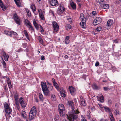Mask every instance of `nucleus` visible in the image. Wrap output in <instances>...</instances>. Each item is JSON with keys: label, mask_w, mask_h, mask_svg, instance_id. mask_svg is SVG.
<instances>
[{"label": "nucleus", "mask_w": 121, "mask_h": 121, "mask_svg": "<svg viewBox=\"0 0 121 121\" xmlns=\"http://www.w3.org/2000/svg\"><path fill=\"white\" fill-rule=\"evenodd\" d=\"M67 106L71 107L72 110L68 112L69 116L68 117L69 120L70 121H78L77 114L79 113V112L77 109L74 110V102L72 101H68Z\"/></svg>", "instance_id": "1"}, {"label": "nucleus", "mask_w": 121, "mask_h": 121, "mask_svg": "<svg viewBox=\"0 0 121 121\" xmlns=\"http://www.w3.org/2000/svg\"><path fill=\"white\" fill-rule=\"evenodd\" d=\"M41 85L42 90L45 95H47L49 93V90L47 88L46 83L45 82H41Z\"/></svg>", "instance_id": "2"}, {"label": "nucleus", "mask_w": 121, "mask_h": 121, "mask_svg": "<svg viewBox=\"0 0 121 121\" xmlns=\"http://www.w3.org/2000/svg\"><path fill=\"white\" fill-rule=\"evenodd\" d=\"M65 10V8L62 4L59 5V7L58 8L57 13L59 15L62 14Z\"/></svg>", "instance_id": "3"}, {"label": "nucleus", "mask_w": 121, "mask_h": 121, "mask_svg": "<svg viewBox=\"0 0 121 121\" xmlns=\"http://www.w3.org/2000/svg\"><path fill=\"white\" fill-rule=\"evenodd\" d=\"M58 108L59 114L61 116H63V111L64 110V107L63 105L62 104H59Z\"/></svg>", "instance_id": "4"}, {"label": "nucleus", "mask_w": 121, "mask_h": 121, "mask_svg": "<svg viewBox=\"0 0 121 121\" xmlns=\"http://www.w3.org/2000/svg\"><path fill=\"white\" fill-rule=\"evenodd\" d=\"M4 107L5 108V111L6 113L8 114H10L11 113L12 109L7 103H6L4 105Z\"/></svg>", "instance_id": "5"}, {"label": "nucleus", "mask_w": 121, "mask_h": 121, "mask_svg": "<svg viewBox=\"0 0 121 121\" xmlns=\"http://www.w3.org/2000/svg\"><path fill=\"white\" fill-rule=\"evenodd\" d=\"M23 98L22 97H20L19 100V102L22 108L25 107L27 105V103L25 102L23 100Z\"/></svg>", "instance_id": "6"}, {"label": "nucleus", "mask_w": 121, "mask_h": 121, "mask_svg": "<svg viewBox=\"0 0 121 121\" xmlns=\"http://www.w3.org/2000/svg\"><path fill=\"white\" fill-rule=\"evenodd\" d=\"M52 24L54 31L56 32H57L58 30L59 27L58 24L55 21L52 22Z\"/></svg>", "instance_id": "7"}, {"label": "nucleus", "mask_w": 121, "mask_h": 121, "mask_svg": "<svg viewBox=\"0 0 121 121\" xmlns=\"http://www.w3.org/2000/svg\"><path fill=\"white\" fill-rule=\"evenodd\" d=\"M102 19L100 17H96L93 21V24L95 25H97L101 21Z\"/></svg>", "instance_id": "8"}, {"label": "nucleus", "mask_w": 121, "mask_h": 121, "mask_svg": "<svg viewBox=\"0 0 121 121\" xmlns=\"http://www.w3.org/2000/svg\"><path fill=\"white\" fill-rule=\"evenodd\" d=\"M13 17L14 20L15 21L16 23L20 25V20L18 18V17L16 14H14Z\"/></svg>", "instance_id": "9"}, {"label": "nucleus", "mask_w": 121, "mask_h": 121, "mask_svg": "<svg viewBox=\"0 0 121 121\" xmlns=\"http://www.w3.org/2000/svg\"><path fill=\"white\" fill-rule=\"evenodd\" d=\"M29 113L33 114L34 115H36L37 111L36 108L35 106L33 107L30 111Z\"/></svg>", "instance_id": "10"}, {"label": "nucleus", "mask_w": 121, "mask_h": 121, "mask_svg": "<svg viewBox=\"0 0 121 121\" xmlns=\"http://www.w3.org/2000/svg\"><path fill=\"white\" fill-rule=\"evenodd\" d=\"M50 3L51 5L52 6H55L58 3L57 0H50Z\"/></svg>", "instance_id": "11"}, {"label": "nucleus", "mask_w": 121, "mask_h": 121, "mask_svg": "<svg viewBox=\"0 0 121 121\" xmlns=\"http://www.w3.org/2000/svg\"><path fill=\"white\" fill-rule=\"evenodd\" d=\"M80 104L82 106H85L86 104L85 101L84 99L82 96L80 97Z\"/></svg>", "instance_id": "12"}, {"label": "nucleus", "mask_w": 121, "mask_h": 121, "mask_svg": "<svg viewBox=\"0 0 121 121\" xmlns=\"http://www.w3.org/2000/svg\"><path fill=\"white\" fill-rule=\"evenodd\" d=\"M97 97L98 100L101 102L102 103L104 102V98L103 96L102 95H99V96H97Z\"/></svg>", "instance_id": "13"}, {"label": "nucleus", "mask_w": 121, "mask_h": 121, "mask_svg": "<svg viewBox=\"0 0 121 121\" xmlns=\"http://www.w3.org/2000/svg\"><path fill=\"white\" fill-rule=\"evenodd\" d=\"M69 89L70 91L71 94L72 95H73L75 92V88L72 86H71L69 87Z\"/></svg>", "instance_id": "14"}, {"label": "nucleus", "mask_w": 121, "mask_h": 121, "mask_svg": "<svg viewBox=\"0 0 121 121\" xmlns=\"http://www.w3.org/2000/svg\"><path fill=\"white\" fill-rule=\"evenodd\" d=\"M101 8L108 9H109V6L108 4H102L100 6Z\"/></svg>", "instance_id": "15"}, {"label": "nucleus", "mask_w": 121, "mask_h": 121, "mask_svg": "<svg viewBox=\"0 0 121 121\" xmlns=\"http://www.w3.org/2000/svg\"><path fill=\"white\" fill-rule=\"evenodd\" d=\"M36 115H34L33 114L29 113V118L30 121H31L34 119V117Z\"/></svg>", "instance_id": "16"}, {"label": "nucleus", "mask_w": 121, "mask_h": 121, "mask_svg": "<svg viewBox=\"0 0 121 121\" xmlns=\"http://www.w3.org/2000/svg\"><path fill=\"white\" fill-rule=\"evenodd\" d=\"M3 56L4 60L6 61H7L8 60V59L9 58V56L7 55L6 53L4 51H3Z\"/></svg>", "instance_id": "17"}, {"label": "nucleus", "mask_w": 121, "mask_h": 121, "mask_svg": "<svg viewBox=\"0 0 121 121\" xmlns=\"http://www.w3.org/2000/svg\"><path fill=\"white\" fill-rule=\"evenodd\" d=\"M31 8L33 12H35L36 11V8L34 4L32 3L31 4Z\"/></svg>", "instance_id": "18"}, {"label": "nucleus", "mask_w": 121, "mask_h": 121, "mask_svg": "<svg viewBox=\"0 0 121 121\" xmlns=\"http://www.w3.org/2000/svg\"><path fill=\"white\" fill-rule=\"evenodd\" d=\"M70 4L72 8L73 9H75L76 8V4L73 2L72 1L70 2Z\"/></svg>", "instance_id": "19"}, {"label": "nucleus", "mask_w": 121, "mask_h": 121, "mask_svg": "<svg viewBox=\"0 0 121 121\" xmlns=\"http://www.w3.org/2000/svg\"><path fill=\"white\" fill-rule=\"evenodd\" d=\"M86 22L85 21H81L80 23V25L82 27L84 28H85L86 27V24L85 23Z\"/></svg>", "instance_id": "20"}, {"label": "nucleus", "mask_w": 121, "mask_h": 121, "mask_svg": "<svg viewBox=\"0 0 121 121\" xmlns=\"http://www.w3.org/2000/svg\"><path fill=\"white\" fill-rule=\"evenodd\" d=\"M0 6L2 8L3 10H4L6 9V8L5 6L4 5L3 3L1 0H0Z\"/></svg>", "instance_id": "21"}, {"label": "nucleus", "mask_w": 121, "mask_h": 121, "mask_svg": "<svg viewBox=\"0 0 121 121\" xmlns=\"http://www.w3.org/2000/svg\"><path fill=\"white\" fill-rule=\"evenodd\" d=\"M22 116L24 118L26 119L27 118V115L25 112L23 111H22V112L21 114Z\"/></svg>", "instance_id": "22"}, {"label": "nucleus", "mask_w": 121, "mask_h": 121, "mask_svg": "<svg viewBox=\"0 0 121 121\" xmlns=\"http://www.w3.org/2000/svg\"><path fill=\"white\" fill-rule=\"evenodd\" d=\"M81 21H85L84 18V15L83 13H81L80 15Z\"/></svg>", "instance_id": "23"}, {"label": "nucleus", "mask_w": 121, "mask_h": 121, "mask_svg": "<svg viewBox=\"0 0 121 121\" xmlns=\"http://www.w3.org/2000/svg\"><path fill=\"white\" fill-rule=\"evenodd\" d=\"M103 108L104 109L105 111L106 112H109V113L111 112V111L110 109L107 106H105Z\"/></svg>", "instance_id": "24"}, {"label": "nucleus", "mask_w": 121, "mask_h": 121, "mask_svg": "<svg viewBox=\"0 0 121 121\" xmlns=\"http://www.w3.org/2000/svg\"><path fill=\"white\" fill-rule=\"evenodd\" d=\"M113 21L112 20H109L107 22V24L108 26H110L112 24Z\"/></svg>", "instance_id": "25"}, {"label": "nucleus", "mask_w": 121, "mask_h": 121, "mask_svg": "<svg viewBox=\"0 0 121 121\" xmlns=\"http://www.w3.org/2000/svg\"><path fill=\"white\" fill-rule=\"evenodd\" d=\"M4 33L6 35L8 36H10L11 37V31L10 32L7 31H4Z\"/></svg>", "instance_id": "26"}, {"label": "nucleus", "mask_w": 121, "mask_h": 121, "mask_svg": "<svg viewBox=\"0 0 121 121\" xmlns=\"http://www.w3.org/2000/svg\"><path fill=\"white\" fill-rule=\"evenodd\" d=\"M39 96L40 100L42 101H43L44 100V98L43 97L42 94L41 93H39Z\"/></svg>", "instance_id": "27"}, {"label": "nucleus", "mask_w": 121, "mask_h": 121, "mask_svg": "<svg viewBox=\"0 0 121 121\" xmlns=\"http://www.w3.org/2000/svg\"><path fill=\"white\" fill-rule=\"evenodd\" d=\"M60 92L61 95L62 96L65 97L66 96L65 91L64 90H62L60 91Z\"/></svg>", "instance_id": "28"}, {"label": "nucleus", "mask_w": 121, "mask_h": 121, "mask_svg": "<svg viewBox=\"0 0 121 121\" xmlns=\"http://www.w3.org/2000/svg\"><path fill=\"white\" fill-rule=\"evenodd\" d=\"M112 87H111L109 88H108L107 87H104L103 88L104 90L106 91H107L109 90H111L112 89Z\"/></svg>", "instance_id": "29"}, {"label": "nucleus", "mask_w": 121, "mask_h": 121, "mask_svg": "<svg viewBox=\"0 0 121 121\" xmlns=\"http://www.w3.org/2000/svg\"><path fill=\"white\" fill-rule=\"evenodd\" d=\"M51 99L53 101H55L56 99V98L54 95L53 94L51 95Z\"/></svg>", "instance_id": "30"}, {"label": "nucleus", "mask_w": 121, "mask_h": 121, "mask_svg": "<svg viewBox=\"0 0 121 121\" xmlns=\"http://www.w3.org/2000/svg\"><path fill=\"white\" fill-rule=\"evenodd\" d=\"M93 89L95 90H97L99 89V88L97 85L95 84H94L92 86Z\"/></svg>", "instance_id": "31"}, {"label": "nucleus", "mask_w": 121, "mask_h": 121, "mask_svg": "<svg viewBox=\"0 0 121 121\" xmlns=\"http://www.w3.org/2000/svg\"><path fill=\"white\" fill-rule=\"evenodd\" d=\"M38 39L40 43L41 44H43V41L41 37L39 36L38 37Z\"/></svg>", "instance_id": "32"}, {"label": "nucleus", "mask_w": 121, "mask_h": 121, "mask_svg": "<svg viewBox=\"0 0 121 121\" xmlns=\"http://www.w3.org/2000/svg\"><path fill=\"white\" fill-rule=\"evenodd\" d=\"M15 102L17 107L18 108H19V106L18 100H15Z\"/></svg>", "instance_id": "33"}, {"label": "nucleus", "mask_w": 121, "mask_h": 121, "mask_svg": "<svg viewBox=\"0 0 121 121\" xmlns=\"http://www.w3.org/2000/svg\"><path fill=\"white\" fill-rule=\"evenodd\" d=\"M109 117L111 121H115V119L112 114H111L110 115Z\"/></svg>", "instance_id": "34"}, {"label": "nucleus", "mask_w": 121, "mask_h": 121, "mask_svg": "<svg viewBox=\"0 0 121 121\" xmlns=\"http://www.w3.org/2000/svg\"><path fill=\"white\" fill-rule=\"evenodd\" d=\"M54 119L55 121H61L58 116L55 117Z\"/></svg>", "instance_id": "35"}, {"label": "nucleus", "mask_w": 121, "mask_h": 121, "mask_svg": "<svg viewBox=\"0 0 121 121\" xmlns=\"http://www.w3.org/2000/svg\"><path fill=\"white\" fill-rule=\"evenodd\" d=\"M39 15L42 20H43L44 19V15L43 13H39Z\"/></svg>", "instance_id": "36"}, {"label": "nucleus", "mask_w": 121, "mask_h": 121, "mask_svg": "<svg viewBox=\"0 0 121 121\" xmlns=\"http://www.w3.org/2000/svg\"><path fill=\"white\" fill-rule=\"evenodd\" d=\"M15 100H18V96L17 94V93H15L14 94Z\"/></svg>", "instance_id": "37"}, {"label": "nucleus", "mask_w": 121, "mask_h": 121, "mask_svg": "<svg viewBox=\"0 0 121 121\" xmlns=\"http://www.w3.org/2000/svg\"><path fill=\"white\" fill-rule=\"evenodd\" d=\"M16 5L17 6H19L20 3V0H14Z\"/></svg>", "instance_id": "38"}, {"label": "nucleus", "mask_w": 121, "mask_h": 121, "mask_svg": "<svg viewBox=\"0 0 121 121\" xmlns=\"http://www.w3.org/2000/svg\"><path fill=\"white\" fill-rule=\"evenodd\" d=\"M102 30V28L101 27L99 26L96 29V30L98 32H100Z\"/></svg>", "instance_id": "39"}, {"label": "nucleus", "mask_w": 121, "mask_h": 121, "mask_svg": "<svg viewBox=\"0 0 121 121\" xmlns=\"http://www.w3.org/2000/svg\"><path fill=\"white\" fill-rule=\"evenodd\" d=\"M24 33L26 37L27 38L28 37V33L26 30H25L24 31Z\"/></svg>", "instance_id": "40"}, {"label": "nucleus", "mask_w": 121, "mask_h": 121, "mask_svg": "<svg viewBox=\"0 0 121 121\" xmlns=\"http://www.w3.org/2000/svg\"><path fill=\"white\" fill-rule=\"evenodd\" d=\"M53 85L56 88L57 90H58L59 87L57 86V83H56L55 84L54 83V84H53Z\"/></svg>", "instance_id": "41"}, {"label": "nucleus", "mask_w": 121, "mask_h": 121, "mask_svg": "<svg viewBox=\"0 0 121 121\" xmlns=\"http://www.w3.org/2000/svg\"><path fill=\"white\" fill-rule=\"evenodd\" d=\"M26 11L27 12L28 15V16H30L31 14V12L27 9H26Z\"/></svg>", "instance_id": "42"}, {"label": "nucleus", "mask_w": 121, "mask_h": 121, "mask_svg": "<svg viewBox=\"0 0 121 121\" xmlns=\"http://www.w3.org/2000/svg\"><path fill=\"white\" fill-rule=\"evenodd\" d=\"M48 88L51 90H52L53 89V87L52 86V84L48 86Z\"/></svg>", "instance_id": "43"}, {"label": "nucleus", "mask_w": 121, "mask_h": 121, "mask_svg": "<svg viewBox=\"0 0 121 121\" xmlns=\"http://www.w3.org/2000/svg\"><path fill=\"white\" fill-rule=\"evenodd\" d=\"M11 36L13 34L15 36H17V33L13 31H11Z\"/></svg>", "instance_id": "44"}, {"label": "nucleus", "mask_w": 121, "mask_h": 121, "mask_svg": "<svg viewBox=\"0 0 121 121\" xmlns=\"http://www.w3.org/2000/svg\"><path fill=\"white\" fill-rule=\"evenodd\" d=\"M34 26L37 30L39 28V25L37 23L36 24L34 25Z\"/></svg>", "instance_id": "45"}, {"label": "nucleus", "mask_w": 121, "mask_h": 121, "mask_svg": "<svg viewBox=\"0 0 121 121\" xmlns=\"http://www.w3.org/2000/svg\"><path fill=\"white\" fill-rule=\"evenodd\" d=\"M22 45L24 48H26L27 45V43H23L22 44Z\"/></svg>", "instance_id": "46"}, {"label": "nucleus", "mask_w": 121, "mask_h": 121, "mask_svg": "<svg viewBox=\"0 0 121 121\" xmlns=\"http://www.w3.org/2000/svg\"><path fill=\"white\" fill-rule=\"evenodd\" d=\"M67 27L69 29H70L71 28V26L69 24H67L66 25Z\"/></svg>", "instance_id": "47"}, {"label": "nucleus", "mask_w": 121, "mask_h": 121, "mask_svg": "<svg viewBox=\"0 0 121 121\" xmlns=\"http://www.w3.org/2000/svg\"><path fill=\"white\" fill-rule=\"evenodd\" d=\"M3 62L2 63V64L4 67L5 68L6 66V64L5 62L4 61V60H3Z\"/></svg>", "instance_id": "48"}, {"label": "nucleus", "mask_w": 121, "mask_h": 121, "mask_svg": "<svg viewBox=\"0 0 121 121\" xmlns=\"http://www.w3.org/2000/svg\"><path fill=\"white\" fill-rule=\"evenodd\" d=\"M114 113L115 114L117 115L119 114V112L117 110H116L114 111Z\"/></svg>", "instance_id": "49"}, {"label": "nucleus", "mask_w": 121, "mask_h": 121, "mask_svg": "<svg viewBox=\"0 0 121 121\" xmlns=\"http://www.w3.org/2000/svg\"><path fill=\"white\" fill-rule=\"evenodd\" d=\"M8 84L9 88V89L11 88H12V85L11 83H8Z\"/></svg>", "instance_id": "50"}, {"label": "nucleus", "mask_w": 121, "mask_h": 121, "mask_svg": "<svg viewBox=\"0 0 121 121\" xmlns=\"http://www.w3.org/2000/svg\"><path fill=\"white\" fill-rule=\"evenodd\" d=\"M40 28H41V32H43L44 31V30L43 28L41 25H40Z\"/></svg>", "instance_id": "51"}, {"label": "nucleus", "mask_w": 121, "mask_h": 121, "mask_svg": "<svg viewBox=\"0 0 121 121\" xmlns=\"http://www.w3.org/2000/svg\"><path fill=\"white\" fill-rule=\"evenodd\" d=\"M104 1V0H97V1L99 3L101 4V3L103 2Z\"/></svg>", "instance_id": "52"}, {"label": "nucleus", "mask_w": 121, "mask_h": 121, "mask_svg": "<svg viewBox=\"0 0 121 121\" xmlns=\"http://www.w3.org/2000/svg\"><path fill=\"white\" fill-rule=\"evenodd\" d=\"M7 83H10L11 82L9 78L8 77V78L7 80Z\"/></svg>", "instance_id": "53"}, {"label": "nucleus", "mask_w": 121, "mask_h": 121, "mask_svg": "<svg viewBox=\"0 0 121 121\" xmlns=\"http://www.w3.org/2000/svg\"><path fill=\"white\" fill-rule=\"evenodd\" d=\"M27 21L28 22H27V24L26 25L27 26V25H28V26H29L30 25H31V23H30V22H29V21H28V20H27Z\"/></svg>", "instance_id": "54"}, {"label": "nucleus", "mask_w": 121, "mask_h": 121, "mask_svg": "<svg viewBox=\"0 0 121 121\" xmlns=\"http://www.w3.org/2000/svg\"><path fill=\"white\" fill-rule=\"evenodd\" d=\"M69 39V36H67L66 37L65 40H68Z\"/></svg>", "instance_id": "55"}, {"label": "nucleus", "mask_w": 121, "mask_h": 121, "mask_svg": "<svg viewBox=\"0 0 121 121\" xmlns=\"http://www.w3.org/2000/svg\"><path fill=\"white\" fill-rule=\"evenodd\" d=\"M41 60H44L45 59L44 56L43 55L41 57Z\"/></svg>", "instance_id": "56"}, {"label": "nucleus", "mask_w": 121, "mask_h": 121, "mask_svg": "<svg viewBox=\"0 0 121 121\" xmlns=\"http://www.w3.org/2000/svg\"><path fill=\"white\" fill-rule=\"evenodd\" d=\"M99 65V63L98 62H97L95 64V66H98Z\"/></svg>", "instance_id": "57"}, {"label": "nucleus", "mask_w": 121, "mask_h": 121, "mask_svg": "<svg viewBox=\"0 0 121 121\" xmlns=\"http://www.w3.org/2000/svg\"><path fill=\"white\" fill-rule=\"evenodd\" d=\"M65 44H67L69 43V40H65Z\"/></svg>", "instance_id": "58"}, {"label": "nucleus", "mask_w": 121, "mask_h": 121, "mask_svg": "<svg viewBox=\"0 0 121 121\" xmlns=\"http://www.w3.org/2000/svg\"><path fill=\"white\" fill-rule=\"evenodd\" d=\"M67 19L68 20V21H69V22H71L72 21V19L71 18H68V17H67Z\"/></svg>", "instance_id": "59"}, {"label": "nucleus", "mask_w": 121, "mask_h": 121, "mask_svg": "<svg viewBox=\"0 0 121 121\" xmlns=\"http://www.w3.org/2000/svg\"><path fill=\"white\" fill-rule=\"evenodd\" d=\"M33 22L34 25L37 23L35 20L34 19L33 21Z\"/></svg>", "instance_id": "60"}, {"label": "nucleus", "mask_w": 121, "mask_h": 121, "mask_svg": "<svg viewBox=\"0 0 121 121\" xmlns=\"http://www.w3.org/2000/svg\"><path fill=\"white\" fill-rule=\"evenodd\" d=\"M92 13L93 15H95L96 13V12L95 11H93L92 12Z\"/></svg>", "instance_id": "61"}, {"label": "nucleus", "mask_w": 121, "mask_h": 121, "mask_svg": "<svg viewBox=\"0 0 121 121\" xmlns=\"http://www.w3.org/2000/svg\"><path fill=\"white\" fill-rule=\"evenodd\" d=\"M46 83L47 85H49V86L50 85L52 84L51 83H49V82L48 81H46Z\"/></svg>", "instance_id": "62"}, {"label": "nucleus", "mask_w": 121, "mask_h": 121, "mask_svg": "<svg viewBox=\"0 0 121 121\" xmlns=\"http://www.w3.org/2000/svg\"><path fill=\"white\" fill-rule=\"evenodd\" d=\"M29 28H31V30H33V27L32 26L31 24V25H30L29 26Z\"/></svg>", "instance_id": "63"}, {"label": "nucleus", "mask_w": 121, "mask_h": 121, "mask_svg": "<svg viewBox=\"0 0 121 121\" xmlns=\"http://www.w3.org/2000/svg\"><path fill=\"white\" fill-rule=\"evenodd\" d=\"M50 13H51L54 16V12L53 11H52V10H50Z\"/></svg>", "instance_id": "64"}]
</instances>
